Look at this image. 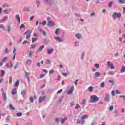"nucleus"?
<instances>
[{
    "label": "nucleus",
    "mask_w": 125,
    "mask_h": 125,
    "mask_svg": "<svg viewBox=\"0 0 125 125\" xmlns=\"http://www.w3.org/2000/svg\"><path fill=\"white\" fill-rule=\"evenodd\" d=\"M26 78L28 82H30V76L27 74L26 75Z\"/></svg>",
    "instance_id": "36"
},
{
    "label": "nucleus",
    "mask_w": 125,
    "mask_h": 125,
    "mask_svg": "<svg viewBox=\"0 0 125 125\" xmlns=\"http://www.w3.org/2000/svg\"><path fill=\"white\" fill-rule=\"evenodd\" d=\"M116 94H121V92H120L119 91V90H116Z\"/></svg>",
    "instance_id": "48"
},
{
    "label": "nucleus",
    "mask_w": 125,
    "mask_h": 125,
    "mask_svg": "<svg viewBox=\"0 0 125 125\" xmlns=\"http://www.w3.org/2000/svg\"><path fill=\"white\" fill-rule=\"evenodd\" d=\"M8 31L9 32V33L10 32V26H8Z\"/></svg>",
    "instance_id": "58"
},
{
    "label": "nucleus",
    "mask_w": 125,
    "mask_h": 125,
    "mask_svg": "<svg viewBox=\"0 0 125 125\" xmlns=\"http://www.w3.org/2000/svg\"><path fill=\"white\" fill-rule=\"evenodd\" d=\"M32 32L31 30L29 29L24 33V35H27L26 39L27 40H29L31 38V35H32Z\"/></svg>",
    "instance_id": "2"
},
{
    "label": "nucleus",
    "mask_w": 125,
    "mask_h": 125,
    "mask_svg": "<svg viewBox=\"0 0 125 125\" xmlns=\"http://www.w3.org/2000/svg\"><path fill=\"white\" fill-rule=\"evenodd\" d=\"M37 40H38L37 38H32V43H34V42H36Z\"/></svg>",
    "instance_id": "26"
},
{
    "label": "nucleus",
    "mask_w": 125,
    "mask_h": 125,
    "mask_svg": "<svg viewBox=\"0 0 125 125\" xmlns=\"http://www.w3.org/2000/svg\"><path fill=\"white\" fill-rule=\"evenodd\" d=\"M33 19H34V16H32L30 18V21H32Z\"/></svg>",
    "instance_id": "56"
},
{
    "label": "nucleus",
    "mask_w": 125,
    "mask_h": 125,
    "mask_svg": "<svg viewBox=\"0 0 125 125\" xmlns=\"http://www.w3.org/2000/svg\"><path fill=\"white\" fill-rule=\"evenodd\" d=\"M88 118V115H87V114H85L84 115H82L81 117V122L82 123V124L83 125L84 122H83V120H84V119H86Z\"/></svg>",
    "instance_id": "6"
},
{
    "label": "nucleus",
    "mask_w": 125,
    "mask_h": 125,
    "mask_svg": "<svg viewBox=\"0 0 125 125\" xmlns=\"http://www.w3.org/2000/svg\"><path fill=\"white\" fill-rule=\"evenodd\" d=\"M43 77H45V74H40V79H42V78H43Z\"/></svg>",
    "instance_id": "41"
},
{
    "label": "nucleus",
    "mask_w": 125,
    "mask_h": 125,
    "mask_svg": "<svg viewBox=\"0 0 125 125\" xmlns=\"http://www.w3.org/2000/svg\"><path fill=\"white\" fill-rule=\"evenodd\" d=\"M9 108H10V109H11V110H14V107H13V106H12V104H10V105H9Z\"/></svg>",
    "instance_id": "44"
},
{
    "label": "nucleus",
    "mask_w": 125,
    "mask_h": 125,
    "mask_svg": "<svg viewBox=\"0 0 125 125\" xmlns=\"http://www.w3.org/2000/svg\"><path fill=\"white\" fill-rule=\"evenodd\" d=\"M49 18H48L47 19V25L48 26H49V27H52L53 26H54V23H53V22H52V21H48Z\"/></svg>",
    "instance_id": "5"
},
{
    "label": "nucleus",
    "mask_w": 125,
    "mask_h": 125,
    "mask_svg": "<svg viewBox=\"0 0 125 125\" xmlns=\"http://www.w3.org/2000/svg\"><path fill=\"white\" fill-rule=\"evenodd\" d=\"M54 73V70H51L49 71V74H53Z\"/></svg>",
    "instance_id": "52"
},
{
    "label": "nucleus",
    "mask_w": 125,
    "mask_h": 125,
    "mask_svg": "<svg viewBox=\"0 0 125 125\" xmlns=\"http://www.w3.org/2000/svg\"><path fill=\"white\" fill-rule=\"evenodd\" d=\"M3 97L4 98V100L6 101V99H7V97L6 96V94L4 92L2 93Z\"/></svg>",
    "instance_id": "16"
},
{
    "label": "nucleus",
    "mask_w": 125,
    "mask_h": 125,
    "mask_svg": "<svg viewBox=\"0 0 125 125\" xmlns=\"http://www.w3.org/2000/svg\"><path fill=\"white\" fill-rule=\"evenodd\" d=\"M62 90L61 89L60 90H59V91H58V92H57V94H59L60 93H61V92H62Z\"/></svg>",
    "instance_id": "45"
},
{
    "label": "nucleus",
    "mask_w": 125,
    "mask_h": 125,
    "mask_svg": "<svg viewBox=\"0 0 125 125\" xmlns=\"http://www.w3.org/2000/svg\"><path fill=\"white\" fill-rule=\"evenodd\" d=\"M108 5H109V7H112V5H113V2H112V1L108 3Z\"/></svg>",
    "instance_id": "42"
},
{
    "label": "nucleus",
    "mask_w": 125,
    "mask_h": 125,
    "mask_svg": "<svg viewBox=\"0 0 125 125\" xmlns=\"http://www.w3.org/2000/svg\"><path fill=\"white\" fill-rule=\"evenodd\" d=\"M1 12H2V8H0V14H1Z\"/></svg>",
    "instance_id": "61"
},
{
    "label": "nucleus",
    "mask_w": 125,
    "mask_h": 125,
    "mask_svg": "<svg viewBox=\"0 0 125 125\" xmlns=\"http://www.w3.org/2000/svg\"><path fill=\"white\" fill-rule=\"evenodd\" d=\"M65 121H68V118L64 117V119H62L61 120V124H64L65 123Z\"/></svg>",
    "instance_id": "14"
},
{
    "label": "nucleus",
    "mask_w": 125,
    "mask_h": 125,
    "mask_svg": "<svg viewBox=\"0 0 125 125\" xmlns=\"http://www.w3.org/2000/svg\"><path fill=\"white\" fill-rule=\"evenodd\" d=\"M55 121L56 122H59V118H55Z\"/></svg>",
    "instance_id": "60"
},
{
    "label": "nucleus",
    "mask_w": 125,
    "mask_h": 125,
    "mask_svg": "<svg viewBox=\"0 0 125 125\" xmlns=\"http://www.w3.org/2000/svg\"><path fill=\"white\" fill-rule=\"evenodd\" d=\"M8 6H9V5L8 4H4L3 5V7L4 8L5 7H8Z\"/></svg>",
    "instance_id": "43"
},
{
    "label": "nucleus",
    "mask_w": 125,
    "mask_h": 125,
    "mask_svg": "<svg viewBox=\"0 0 125 125\" xmlns=\"http://www.w3.org/2000/svg\"><path fill=\"white\" fill-rule=\"evenodd\" d=\"M6 66L7 68H13V63L12 62H8L6 64Z\"/></svg>",
    "instance_id": "4"
},
{
    "label": "nucleus",
    "mask_w": 125,
    "mask_h": 125,
    "mask_svg": "<svg viewBox=\"0 0 125 125\" xmlns=\"http://www.w3.org/2000/svg\"><path fill=\"white\" fill-rule=\"evenodd\" d=\"M12 93L13 95H15V94H17V90H16V88H14L12 90Z\"/></svg>",
    "instance_id": "13"
},
{
    "label": "nucleus",
    "mask_w": 125,
    "mask_h": 125,
    "mask_svg": "<svg viewBox=\"0 0 125 125\" xmlns=\"http://www.w3.org/2000/svg\"><path fill=\"white\" fill-rule=\"evenodd\" d=\"M19 85V80H17L15 83V86L16 87Z\"/></svg>",
    "instance_id": "24"
},
{
    "label": "nucleus",
    "mask_w": 125,
    "mask_h": 125,
    "mask_svg": "<svg viewBox=\"0 0 125 125\" xmlns=\"http://www.w3.org/2000/svg\"><path fill=\"white\" fill-rule=\"evenodd\" d=\"M18 68H19V63L18 62H17L15 66H14V69L16 70V69H18Z\"/></svg>",
    "instance_id": "25"
},
{
    "label": "nucleus",
    "mask_w": 125,
    "mask_h": 125,
    "mask_svg": "<svg viewBox=\"0 0 125 125\" xmlns=\"http://www.w3.org/2000/svg\"><path fill=\"white\" fill-rule=\"evenodd\" d=\"M108 67H110V69H115V66H114V64H113V63H111V62L110 61L108 62Z\"/></svg>",
    "instance_id": "8"
},
{
    "label": "nucleus",
    "mask_w": 125,
    "mask_h": 125,
    "mask_svg": "<svg viewBox=\"0 0 125 125\" xmlns=\"http://www.w3.org/2000/svg\"><path fill=\"white\" fill-rule=\"evenodd\" d=\"M15 54H14V55H13V60H14V59H15Z\"/></svg>",
    "instance_id": "62"
},
{
    "label": "nucleus",
    "mask_w": 125,
    "mask_h": 125,
    "mask_svg": "<svg viewBox=\"0 0 125 125\" xmlns=\"http://www.w3.org/2000/svg\"><path fill=\"white\" fill-rule=\"evenodd\" d=\"M95 75V77H99V76H100V73L96 72Z\"/></svg>",
    "instance_id": "38"
},
{
    "label": "nucleus",
    "mask_w": 125,
    "mask_h": 125,
    "mask_svg": "<svg viewBox=\"0 0 125 125\" xmlns=\"http://www.w3.org/2000/svg\"><path fill=\"white\" fill-rule=\"evenodd\" d=\"M53 51H54L53 49H47V53L48 54H51V53H52V52H53Z\"/></svg>",
    "instance_id": "10"
},
{
    "label": "nucleus",
    "mask_w": 125,
    "mask_h": 125,
    "mask_svg": "<svg viewBox=\"0 0 125 125\" xmlns=\"http://www.w3.org/2000/svg\"><path fill=\"white\" fill-rule=\"evenodd\" d=\"M26 43H28V41H24L23 43L22 44H26Z\"/></svg>",
    "instance_id": "54"
},
{
    "label": "nucleus",
    "mask_w": 125,
    "mask_h": 125,
    "mask_svg": "<svg viewBox=\"0 0 125 125\" xmlns=\"http://www.w3.org/2000/svg\"><path fill=\"white\" fill-rule=\"evenodd\" d=\"M78 82V79L76 80L75 82H74V84H75V85H77L78 84L77 83Z\"/></svg>",
    "instance_id": "57"
},
{
    "label": "nucleus",
    "mask_w": 125,
    "mask_h": 125,
    "mask_svg": "<svg viewBox=\"0 0 125 125\" xmlns=\"http://www.w3.org/2000/svg\"><path fill=\"white\" fill-rule=\"evenodd\" d=\"M125 34H123L122 35V39H125Z\"/></svg>",
    "instance_id": "63"
},
{
    "label": "nucleus",
    "mask_w": 125,
    "mask_h": 125,
    "mask_svg": "<svg viewBox=\"0 0 125 125\" xmlns=\"http://www.w3.org/2000/svg\"><path fill=\"white\" fill-rule=\"evenodd\" d=\"M43 33L45 36H46V32H45V31H43Z\"/></svg>",
    "instance_id": "64"
},
{
    "label": "nucleus",
    "mask_w": 125,
    "mask_h": 125,
    "mask_svg": "<svg viewBox=\"0 0 125 125\" xmlns=\"http://www.w3.org/2000/svg\"><path fill=\"white\" fill-rule=\"evenodd\" d=\"M111 94H112V96H115V95H116V94L115 93V92L114 91H112L111 92Z\"/></svg>",
    "instance_id": "50"
},
{
    "label": "nucleus",
    "mask_w": 125,
    "mask_h": 125,
    "mask_svg": "<svg viewBox=\"0 0 125 125\" xmlns=\"http://www.w3.org/2000/svg\"><path fill=\"white\" fill-rule=\"evenodd\" d=\"M105 101H106L107 102H109V101H110V95H107L106 96Z\"/></svg>",
    "instance_id": "15"
},
{
    "label": "nucleus",
    "mask_w": 125,
    "mask_h": 125,
    "mask_svg": "<svg viewBox=\"0 0 125 125\" xmlns=\"http://www.w3.org/2000/svg\"><path fill=\"white\" fill-rule=\"evenodd\" d=\"M125 72V66H123L121 69V73H124Z\"/></svg>",
    "instance_id": "21"
},
{
    "label": "nucleus",
    "mask_w": 125,
    "mask_h": 125,
    "mask_svg": "<svg viewBox=\"0 0 125 125\" xmlns=\"http://www.w3.org/2000/svg\"><path fill=\"white\" fill-rule=\"evenodd\" d=\"M45 98H46V96H44V97H40L38 101L39 103H42V101H43Z\"/></svg>",
    "instance_id": "7"
},
{
    "label": "nucleus",
    "mask_w": 125,
    "mask_h": 125,
    "mask_svg": "<svg viewBox=\"0 0 125 125\" xmlns=\"http://www.w3.org/2000/svg\"><path fill=\"white\" fill-rule=\"evenodd\" d=\"M108 75H109L110 76H113V75H114V73L113 71H109L108 73Z\"/></svg>",
    "instance_id": "33"
},
{
    "label": "nucleus",
    "mask_w": 125,
    "mask_h": 125,
    "mask_svg": "<svg viewBox=\"0 0 125 125\" xmlns=\"http://www.w3.org/2000/svg\"><path fill=\"white\" fill-rule=\"evenodd\" d=\"M7 61V57H4L2 59V62L3 63H5L6 61Z\"/></svg>",
    "instance_id": "19"
},
{
    "label": "nucleus",
    "mask_w": 125,
    "mask_h": 125,
    "mask_svg": "<svg viewBox=\"0 0 125 125\" xmlns=\"http://www.w3.org/2000/svg\"><path fill=\"white\" fill-rule=\"evenodd\" d=\"M74 91V86H72L70 89V90L67 91L68 94H72L73 92Z\"/></svg>",
    "instance_id": "9"
},
{
    "label": "nucleus",
    "mask_w": 125,
    "mask_h": 125,
    "mask_svg": "<svg viewBox=\"0 0 125 125\" xmlns=\"http://www.w3.org/2000/svg\"><path fill=\"white\" fill-rule=\"evenodd\" d=\"M21 116H22V113L20 112L17 113V117H21Z\"/></svg>",
    "instance_id": "37"
},
{
    "label": "nucleus",
    "mask_w": 125,
    "mask_h": 125,
    "mask_svg": "<svg viewBox=\"0 0 125 125\" xmlns=\"http://www.w3.org/2000/svg\"><path fill=\"white\" fill-rule=\"evenodd\" d=\"M30 102H31V103L34 102V98H33V97H31L30 98Z\"/></svg>",
    "instance_id": "49"
},
{
    "label": "nucleus",
    "mask_w": 125,
    "mask_h": 125,
    "mask_svg": "<svg viewBox=\"0 0 125 125\" xmlns=\"http://www.w3.org/2000/svg\"><path fill=\"white\" fill-rule=\"evenodd\" d=\"M105 85V83L104 82H102L100 85V87H104V86Z\"/></svg>",
    "instance_id": "30"
},
{
    "label": "nucleus",
    "mask_w": 125,
    "mask_h": 125,
    "mask_svg": "<svg viewBox=\"0 0 125 125\" xmlns=\"http://www.w3.org/2000/svg\"><path fill=\"white\" fill-rule=\"evenodd\" d=\"M76 38H77V39H81V34H76Z\"/></svg>",
    "instance_id": "35"
},
{
    "label": "nucleus",
    "mask_w": 125,
    "mask_h": 125,
    "mask_svg": "<svg viewBox=\"0 0 125 125\" xmlns=\"http://www.w3.org/2000/svg\"><path fill=\"white\" fill-rule=\"evenodd\" d=\"M55 33L56 35H58V29H57L55 31Z\"/></svg>",
    "instance_id": "59"
},
{
    "label": "nucleus",
    "mask_w": 125,
    "mask_h": 125,
    "mask_svg": "<svg viewBox=\"0 0 125 125\" xmlns=\"http://www.w3.org/2000/svg\"><path fill=\"white\" fill-rule=\"evenodd\" d=\"M108 109L109 111H113V110L114 109V106L113 105L110 106Z\"/></svg>",
    "instance_id": "31"
},
{
    "label": "nucleus",
    "mask_w": 125,
    "mask_h": 125,
    "mask_svg": "<svg viewBox=\"0 0 125 125\" xmlns=\"http://www.w3.org/2000/svg\"><path fill=\"white\" fill-rule=\"evenodd\" d=\"M119 2L121 4H123V3H125V0H119Z\"/></svg>",
    "instance_id": "34"
},
{
    "label": "nucleus",
    "mask_w": 125,
    "mask_h": 125,
    "mask_svg": "<svg viewBox=\"0 0 125 125\" xmlns=\"http://www.w3.org/2000/svg\"><path fill=\"white\" fill-rule=\"evenodd\" d=\"M0 28L3 29V30H5V27H4V25L2 24H0Z\"/></svg>",
    "instance_id": "40"
},
{
    "label": "nucleus",
    "mask_w": 125,
    "mask_h": 125,
    "mask_svg": "<svg viewBox=\"0 0 125 125\" xmlns=\"http://www.w3.org/2000/svg\"><path fill=\"white\" fill-rule=\"evenodd\" d=\"M79 108H80V105L79 104H76L75 108L76 109H79Z\"/></svg>",
    "instance_id": "55"
},
{
    "label": "nucleus",
    "mask_w": 125,
    "mask_h": 125,
    "mask_svg": "<svg viewBox=\"0 0 125 125\" xmlns=\"http://www.w3.org/2000/svg\"><path fill=\"white\" fill-rule=\"evenodd\" d=\"M95 67L96 68V69H99V68H100L99 64H95Z\"/></svg>",
    "instance_id": "39"
},
{
    "label": "nucleus",
    "mask_w": 125,
    "mask_h": 125,
    "mask_svg": "<svg viewBox=\"0 0 125 125\" xmlns=\"http://www.w3.org/2000/svg\"><path fill=\"white\" fill-rule=\"evenodd\" d=\"M31 63H32V60H27V64H31Z\"/></svg>",
    "instance_id": "46"
},
{
    "label": "nucleus",
    "mask_w": 125,
    "mask_h": 125,
    "mask_svg": "<svg viewBox=\"0 0 125 125\" xmlns=\"http://www.w3.org/2000/svg\"><path fill=\"white\" fill-rule=\"evenodd\" d=\"M26 93V92L24 90L21 91V95H22L23 97L25 96Z\"/></svg>",
    "instance_id": "22"
},
{
    "label": "nucleus",
    "mask_w": 125,
    "mask_h": 125,
    "mask_svg": "<svg viewBox=\"0 0 125 125\" xmlns=\"http://www.w3.org/2000/svg\"><path fill=\"white\" fill-rule=\"evenodd\" d=\"M86 103V99H83L82 101V102L81 103V105H84Z\"/></svg>",
    "instance_id": "17"
},
{
    "label": "nucleus",
    "mask_w": 125,
    "mask_h": 125,
    "mask_svg": "<svg viewBox=\"0 0 125 125\" xmlns=\"http://www.w3.org/2000/svg\"><path fill=\"white\" fill-rule=\"evenodd\" d=\"M36 4L37 5V7H39V6H40V1H36Z\"/></svg>",
    "instance_id": "47"
},
{
    "label": "nucleus",
    "mask_w": 125,
    "mask_h": 125,
    "mask_svg": "<svg viewBox=\"0 0 125 125\" xmlns=\"http://www.w3.org/2000/svg\"><path fill=\"white\" fill-rule=\"evenodd\" d=\"M88 90L90 92H92L93 91V87L92 86H90L88 87Z\"/></svg>",
    "instance_id": "23"
},
{
    "label": "nucleus",
    "mask_w": 125,
    "mask_h": 125,
    "mask_svg": "<svg viewBox=\"0 0 125 125\" xmlns=\"http://www.w3.org/2000/svg\"><path fill=\"white\" fill-rule=\"evenodd\" d=\"M121 16V13L114 12L112 15V17L114 18V19H116V17H117V18H120Z\"/></svg>",
    "instance_id": "3"
},
{
    "label": "nucleus",
    "mask_w": 125,
    "mask_h": 125,
    "mask_svg": "<svg viewBox=\"0 0 125 125\" xmlns=\"http://www.w3.org/2000/svg\"><path fill=\"white\" fill-rule=\"evenodd\" d=\"M4 13L6 14H8V13H9L8 12V10H5L4 11Z\"/></svg>",
    "instance_id": "53"
},
{
    "label": "nucleus",
    "mask_w": 125,
    "mask_h": 125,
    "mask_svg": "<svg viewBox=\"0 0 125 125\" xmlns=\"http://www.w3.org/2000/svg\"><path fill=\"white\" fill-rule=\"evenodd\" d=\"M45 24H46V21H43V22L42 23V25H43V26H44V25H45Z\"/></svg>",
    "instance_id": "51"
},
{
    "label": "nucleus",
    "mask_w": 125,
    "mask_h": 125,
    "mask_svg": "<svg viewBox=\"0 0 125 125\" xmlns=\"http://www.w3.org/2000/svg\"><path fill=\"white\" fill-rule=\"evenodd\" d=\"M44 48V45H42L39 47V48L37 50V52H40V51H42V49Z\"/></svg>",
    "instance_id": "11"
},
{
    "label": "nucleus",
    "mask_w": 125,
    "mask_h": 125,
    "mask_svg": "<svg viewBox=\"0 0 125 125\" xmlns=\"http://www.w3.org/2000/svg\"><path fill=\"white\" fill-rule=\"evenodd\" d=\"M51 63V61H50V60H46V64H50Z\"/></svg>",
    "instance_id": "32"
},
{
    "label": "nucleus",
    "mask_w": 125,
    "mask_h": 125,
    "mask_svg": "<svg viewBox=\"0 0 125 125\" xmlns=\"http://www.w3.org/2000/svg\"><path fill=\"white\" fill-rule=\"evenodd\" d=\"M55 40L58 41L60 42H63V39L60 38V37H55Z\"/></svg>",
    "instance_id": "18"
},
{
    "label": "nucleus",
    "mask_w": 125,
    "mask_h": 125,
    "mask_svg": "<svg viewBox=\"0 0 125 125\" xmlns=\"http://www.w3.org/2000/svg\"><path fill=\"white\" fill-rule=\"evenodd\" d=\"M12 83V77H10L9 79V83L10 84H11Z\"/></svg>",
    "instance_id": "27"
},
{
    "label": "nucleus",
    "mask_w": 125,
    "mask_h": 125,
    "mask_svg": "<svg viewBox=\"0 0 125 125\" xmlns=\"http://www.w3.org/2000/svg\"><path fill=\"white\" fill-rule=\"evenodd\" d=\"M90 99L89 102H90V103H95L99 100V98L96 95H94L90 97Z\"/></svg>",
    "instance_id": "1"
},
{
    "label": "nucleus",
    "mask_w": 125,
    "mask_h": 125,
    "mask_svg": "<svg viewBox=\"0 0 125 125\" xmlns=\"http://www.w3.org/2000/svg\"><path fill=\"white\" fill-rule=\"evenodd\" d=\"M22 28H23L24 29H26V27H25V25L24 24H21L20 26V27L19 28L21 29H22Z\"/></svg>",
    "instance_id": "29"
},
{
    "label": "nucleus",
    "mask_w": 125,
    "mask_h": 125,
    "mask_svg": "<svg viewBox=\"0 0 125 125\" xmlns=\"http://www.w3.org/2000/svg\"><path fill=\"white\" fill-rule=\"evenodd\" d=\"M37 44L31 45V46L30 47V49H34L36 48V46H37Z\"/></svg>",
    "instance_id": "20"
},
{
    "label": "nucleus",
    "mask_w": 125,
    "mask_h": 125,
    "mask_svg": "<svg viewBox=\"0 0 125 125\" xmlns=\"http://www.w3.org/2000/svg\"><path fill=\"white\" fill-rule=\"evenodd\" d=\"M1 77H3V76H4V74H5V71L3 70H1Z\"/></svg>",
    "instance_id": "28"
},
{
    "label": "nucleus",
    "mask_w": 125,
    "mask_h": 125,
    "mask_svg": "<svg viewBox=\"0 0 125 125\" xmlns=\"http://www.w3.org/2000/svg\"><path fill=\"white\" fill-rule=\"evenodd\" d=\"M15 18L17 20L18 23L19 24V23H20V17H19V15H16Z\"/></svg>",
    "instance_id": "12"
}]
</instances>
